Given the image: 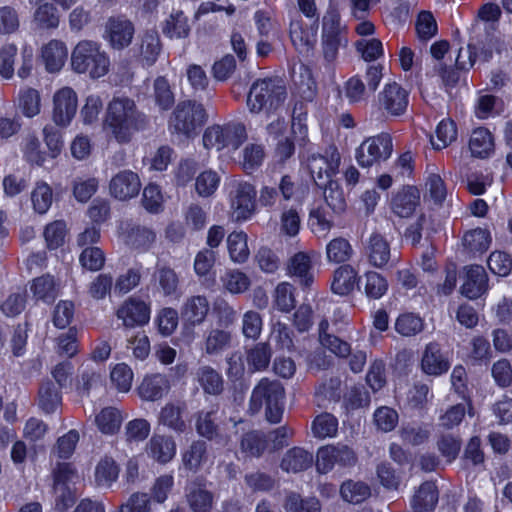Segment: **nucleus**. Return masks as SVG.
Returning <instances> with one entry per match:
<instances>
[{
    "label": "nucleus",
    "instance_id": "5fc2aeb1",
    "mask_svg": "<svg viewBox=\"0 0 512 512\" xmlns=\"http://www.w3.org/2000/svg\"><path fill=\"white\" fill-rule=\"evenodd\" d=\"M424 329V320L413 312L401 313L395 321V330L404 337L419 334Z\"/></svg>",
    "mask_w": 512,
    "mask_h": 512
},
{
    "label": "nucleus",
    "instance_id": "4c0bfd02",
    "mask_svg": "<svg viewBox=\"0 0 512 512\" xmlns=\"http://www.w3.org/2000/svg\"><path fill=\"white\" fill-rule=\"evenodd\" d=\"M68 232L67 223L63 219L53 220L47 223L43 229L45 247L49 251L59 249L65 244Z\"/></svg>",
    "mask_w": 512,
    "mask_h": 512
},
{
    "label": "nucleus",
    "instance_id": "2f4dec72",
    "mask_svg": "<svg viewBox=\"0 0 512 512\" xmlns=\"http://www.w3.org/2000/svg\"><path fill=\"white\" fill-rule=\"evenodd\" d=\"M215 261L216 253L211 249L204 248L195 256L194 271L206 287H211L215 284L216 273L213 270Z\"/></svg>",
    "mask_w": 512,
    "mask_h": 512
},
{
    "label": "nucleus",
    "instance_id": "4be33fe9",
    "mask_svg": "<svg viewBox=\"0 0 512 512\" xmlns=\"http://www.w3.org/2000/svg\"><path fill=\"white\" fill-rule=\"evenodd\" d=\"M210 304L206 296L193 295L188 297L181 306L180 315L188 327L201 325L207 318Z\"/></svg>",
    "mask_w": 512,
    "mask_h": 512
},
{
    "label": "nucleus",
    "instance_id": "c03bdc74",
    "mask_svg": "<svg viewBox=\"0 0 512 512\" xmlns=\"http://www.w3.org/2000/svg\"><path fill=\"white\" fill-rule=\"evenodd\" d=\"M247 238V234L243 231H233L228 235L227 248L233 262L244 263L248 260L250 251Z\"/></svg>",
    "mask_w": 512,
    "mask_h": 512
},
{
    "label": "nucleus",
    "instance_id": "69168bd1",
    "mask_svg": "<svg viewBox=\"0 0 512 512\" xmlns=\"http://www.w3.org/2000/svg\"><path fill=\"white\" fill-rule=\"evenodd\" d=\"M106 262L104 251L97 246L85 247L79 255V263L84 270L100 271Z\"/></svg>",
    "mask_w": 512,
    "mask_h": 512
},
{
    "label": "nucleus",
    "instance_id": "79ce46f5",
    "mask_svg": "<svg viewBox=\"0 0 512 512\" xmlns=\"http://www.w3.org/2000/svg\"><path fill=\"white\" fill-rule=\"evenodd\" d=\"M283 507L287 512H321L322 508L318 498H303L301 494L294 491L286 494Z\"/></svg>",
    "mask_w": 512,
    "mask_h": 512
},
{
    "label": "nucleus",
    "instance_id": "2eb2a0df",
    "mask_svg": "<svg viewBox=\"0 0 512 512\" xmlns=\"http://www.w3.org/2000/svg\"><path fill=\"white\" fill-rule=\"evenodd\" d=\"M451 367L447 351L442 349L440 343L431 341L425 345L423 350L420 368L428 376H441L446 374Z\"/></svg>",
    "mask_w": 512,
    "mask_h": 512
},
{
    "label": "nucleus",
    "instance_id": "a18cd8bd",
    "mask_svg": "<svg viewBox=\"0 0 512 512\" xmlns=\"http://www.w3.org/2000/svg\"><path fill=\"white\" fill-rule=\"evenodd\" d=\"M119 466L111 456H104L95 467V482L98 486L110 487L119 475Z\"/></svg>",
    "mask_w": 512,
    "mask_h": 512
},
{
    "label": "nucleus",
    "instance_id": "37998d69",
    "mask_svg": "<svg viewBox=\"0 0 512 512\" xmlns=\"http://www.w3.org/2000/svg\"><path fill=\"white\" fill-rule=\"evenodd\" d=\"M339 492L344 501L352 504L362 503L371 495L368 484L350 479L341 484Z\"/></svg>",
    "mask_w": 512,
    "mask_h": 512
},
{
    "label": "nucleus",
    "instance_id": "ddd939ff",
    "mask_svg": "<svg viewBox=\"0 0 512 512\" xmlns=\"http://www.w3.org/2000/svg\"><path fill=\"white\" fill-rule=\"evenodd\" d=\"M115 314L125 328H135L149 322L151 308L142 299L131 296L118 307Z\"/></svg>",
    "mask_w": 512,
    "mask_h": 512
},
{
    "label": "nucleus",
    "instance_id": "a19ab883",
    "mask_svg": "<svg viewBox=\"0 0 512 512\" xmlns=\"http://www.w3.org/2000/svg\"><path fill=\"white\" fill-rule=\"evenodd\" d=\"M161 27L163 34L170 39L186 38L190 33L188 18L183 11L171 13Z\"/></svg>",
    "mask_w": 512,
    "mask_h": 512
},
{
    "label": "nucleus",
    "instance_id": "de8ad7c7",
    "mask_svg": "<svg viewBox=\"0 0 512 512\" xmlns=\"http://www.w3.org/2000/svg\"><path fill=\"white\" fill-rule=\"evenodd\" d=\"M232 334L228 329L216 327L205 339V351L209 355L219 354L231 346Z\"/></svg>",
    "mask_w": 512,
    "mask_h": 512
},
{
    "label": "nucleus",
    "instance_id": "774afa93",
    "mask_svg": "<svg viewBox=\"0 0 512 512\" xmlns=\"http://www.w3.org/2000/svg\"><path fill=\"white\" fill-rule=\"evenodd\" d=\"M98 188L99 180L96 177H77L73 181L72 192L78 202L86 203L94 196Z\"/></svg>",
    "mask_w": 512,
    "mask_h": 512
},
{
    "label": "nucleus",
    "instance_id": "aec40b11",
    "mask_svg": "<svg viewBox=\"0 0 512 512\" xmlns=\"http://www.w3.org/2000/svg\"><path fill=\"white\" fill-rule=\"evenodd\" d=\"M256 190L254 185L239 183L231 206L236 221L242 222L250 219L255 212Z\"/></svg>",
    "mask_w": 512,
    "mask_h": 512
},
{
    "label": "nucleus",
    "instance_id": "6e6d98bb",
    "mask_svg": "<svg viewBox=\"0 0 512 512\" xmlns=\"http://www.w3.org/2000/svg\"><path fill=\"white\" fill-rule=\"evenodd\" d=\"M210 309L217 327L228 329L236 320V311L221 297L214 299Z\"/></svg>",
    "mask_w": 512,
    "mask_h": 512
},
{
    "label": "nucleus",
    "instance_id": "7ed1b4c3",
    "mask_svg": "<svg viewBox=\"0 0 512 512\" xmlns=\"http://www.w3.org/2000/svg\"><path fill=\"white\" fill-rule=\"evenodd\" d=\"M286 88L272 78L257 79L247 95V106L251 113L276 111L285 101Z\"/></svg>",
    "mask_w": 512,
    "mask_h": 512
},
{
    "label": "nucleus",
    "instance_id": "09e8293b",
    "mask_svg": "<svg viewBox=\"0 0 512 512\" xmlns=\"http://www.w3.org/2000/svg\"><path fill=\"white\" fill-rule=\"evenodd\" d=\"M30 291L36 300L45 303L53 302L56 298L54 277L50 274L41 275L32 280Z\"/></svg>",
    "mask_w": 512,
    "mask_h": 512
},
{
    "label": "nucleus",
    "instance_id": "7c9ffc66",
    "mask_svg": "<svg viewBox=\"0 0 512 512\" xmlns=\"http://www.w3.org/2000/svg\"><path fill=\"white\" fill-rule=\"evenodd\" d=\"M369 263L376 268L385 267L391 258V248L386 238L379 233H372L367 246Z\"/></svg>",
    "mask_w": 512,
    "mask_h": 512
},
{
    "label": "nucleus",
    "instance_id": "864d4df0",
    "mask_svg": "<svg viewBox=\"0 0 512 512\" xmlns=\"http://www.w3.org/2000/svg\"><path fill=\"white\" fill-rule=\"evenodd\" d=\"M311 431L319 439L334 437L338 431V419L331 413H321L312 421Z\"/></svg>",
    "mask_w": 512,
    "mask_h": 512
},
{
    "label": "nucleus",
    "instance_id": "39448f33",
    "mask_svg": "<svg viewBox=\"0 0 512 512\" xmlns=\"http://www.w3.org/2000/svg\"><path fill=\"white\" fill-rule=\"evenodd\" d=\"M78 474L72 463H58L53 471L55 498V510L67 512L77 501L76 480Z\"/></svg>",
    "mask_w": 512,
    "mask_h": 512
},
{
    "label": "nucleus",
    "instance_id": "603ef678",
    "mask_svg": "<svg viewBox=\"0 0 512 512\" xmlns=\"http://www.w3.org/2000/svg\"><path fill=\"white\" fill-rule=\"evenodd\" d=\"M326 255L329 262L343 265L352 257L353 248L346 238L336 237L326 245Z\"/></svg>",
    "mask_w": 512,
    "mask_h": 512
},
{
    "label": "nucleus",
    "instance_id": "8fccbe9b",
    "mask_svg": "<svg viewBox=\"0 0 512 512\" xmlns=\"http://www.w3.org/2000/svg\"><path fill=\"white\" fill-rule=\"evenodd\" d=\"M271 347L266 342H260L254 345L247 352V363L251 371H264L268 368L271 361Z\"/></svg>",
    "mask_w": 512,
    "mask_h": 512
},
{
    "label": "nucleus",
    "instance_id": "5701e85b",
    "mask_svg": "<svg viewBox=\"0 0 512 512\" xmlns=\"http://www.w3.org/2000/svg\"><path fill=\"white\" fill-rule=\"evenodd\" d=\"M287 272L303 289H309L314 282L312 260L306 252H297L290 258Z\"/></svg>",
    "mask_w": 512,
    "mask_h": 512
},
{
    "label": "nucleus",
    "instance_id": "393cba45",
    "mask_svg": "<svg viewBox=\"0 0 512 512\" xmlns=\"http://www.w3.org/2000/svg\"><path fill=\"white\" fill-rule=\"evenodd\" d=\"M70 64H110V60L98 42L82 40L73 49Z\"/></svg>",
    "mask_w": 512,
    "mask_h": 512
},
{
    "label": "nucleus",
    "instance_id": "f257e3e1",
    "mask_svg": "<svg viewBox=\"0 0 512 512\" xmlns=\"http://www.w3.org/2000/svg\"><path fill=\"white\" fill-rule=\"evenodd\" d=\"M150 118L140 111L129 97H113L108 103L103 119V128L110 132L120 144H127L135 133L145 131Z\"/></svg>",
    "mask_w": 512,
    "mask_h": 512
},
{
    "label": "nucleus",
    "instance_id": "cd10ccee",
    "mask_svg": "<svg viewBox=\"0 0 512 512\" xmlns=\"http://www.w3.org/2000/svg\"><path fill=\"white\" fill-rule=\"evenodd\" d=\"M177 446L170 436L154 434L147 443V454L160 464L170 462L176 455Z\"/></svg>",
    "mask_w": 512,
    "mask_h": 512
},
{
    "label": "nucleus",
    "instance_id": "052dcab7",
    "mask_svg": "<svg viewBox=\"0 0 512 512\" xmlns=\"http://www.w3.org/2000/svg\"><path fill=\"white\" fill-rule=\"evenodd\" d=\"M53 201V191L50 185L44 181L36 183L31 192V202L36 213L43 215L48 212Z\"/></svg>",
    "mask_w": 512,
    "mask_h": 512
},
{
    "label": "nucleus",
    "instance_id": "3c124183",
    "mask_svg": "<svg viewBox=\"0 0 512 512\" xmlns=\"http://www.w3.org/2000/svg\"><path fill=\"white\" fill-rule=\"evenodd\" d=\"M187 501L193 512H210L213 505V494L204 486L194 484L189 488Z\"/></svg>",
    "mask_w": 512,
    "mask_h": 512
},
{
    "label": "nucleus",
    "instance_id": "49530a36",
    "mask_svg": "<svg viewBox=\"0 0 512 512\" xmlns=\"http://www.w3.org/2000/svg\"><path fill=\"white\" fill-rule=\"evenodd\" d=\"M198 381L203 391L209 395H219L223 392L224 381L222 375L210 366L199 368Z\"/></svg>",
    "mask_w": 512,
    "mask_h": 512
},
{
    "label": "nucleus",
    "instance_id": "c85d7f7f",
    "mask_svg": "<svg viewBox=\"0 0 512 512\" xmlns=\"http://www.w3.org/2000/svg\"><path fill=\"white\" fill-rule=\"evenodd\" d=\"M469 150L473 157L484 159L489 157L495 150L494 135L483 126L473 129L469 139Z\"/></svg>",
    "mask_w": 512,
    "mask_h": 512
},
{
    "label": "nucleus",
    "instance_id": "0eeeda50",
    "mask_svg": "<svg viewBox=\"0 0 512 512\" xmlns=\"http://www.w3.org/2000/svg\"><path fill=\"white\" fill-rule=\"evenodd\" d=\"M207 120V113L201 103L192 100L181 101L177 104L170 118L169 126L177 133L190 136L201 129Z\"/></svg>",
    "mask_w": 512,
    "mask_h": 512
},
{
    "label": "nucleus",
    "instance_id": "9d476101",
    "mask_svg": "<svg viewBox=\"0 0 512 512\" xmlns=\"http://www.w3.org/2000/svg\"><path fill=\"white\" fill-rule=\"evenodd\" d=\"M306 76L298 83L294 81L295 91L293 94L299 99L295 101L292 109V120H304L308 118V103L313 102L317 95V83L312 76L311 66H300V77Z\"/></svg>",
    "mask_w": 512,
    "mask_h": 512
},
{
    "label": "nucleus",
    "instance_id": "1a4fd4ad",
    "mask_svg": "<svg viewBox=\"0 0 512 512\" xmlns=\"http://www.w3.org/2000/svg\"><path fill=\"white\" fill-rule=\"evenodd\" d=\"M357 463V455L348 445H326L318 449L316 454V469L320 474H327L335 465L350 468Z\"/></svg>",
    "mask_w": 512,
    "mask_h": 512
},
{
    "label": "nucleus",
    "instance_id": "680f3d73",
    "mask_svg": "<svg viewBox=\"0 0 512 512\" xmlns=\"http://www.w3.org/2000/svg\"><path fill=\"white\" fill-rule=\"evenodd\" d=\"M183 409L175 404H166L160 412V422L174 432L181 434L186 430V423L182 417Z\"/></svg>",
    "mask_w": 512,
    "mask_h": 512
},
{
    "label": "nucleus",
    "instance_id": "13d9d810",
    "mask_svg": "<svg viewBox=\"0 0 512 512\" xmlns=\"http://www.w3.org/2000/svg\"><path fill=\"white\" fill-rule=\"evenodd\" d=\"M347 28L341 24V15L337 5L329 4L322 18L321 35L346 36Z\"/></svg>",
    "mask_w": 512,
    "mask_h": 512
},
{
    "label": "nucleus",
    "instance_id": "f704fd0d",
    "mask_svg": "<svg viewBox=\"0 0 512 512\" xmlns=\"http://www.w3.org/2000/svg\"><path fill=\"white\" fill-rule=\"evenodd\" d=\"M313 464L312 453L301 447L289 449L281 461V468L287 472H302L309 469Z\"/></svg>",
    "mask_w": 512,
    "mask_h": 512
},
{
    "label": "nucleus",
    "instance_id": "b1692460",
    "mask_svg": "<svg viewBox=\"0 0 512 512\" xmlns=\"http://www.w3.org/2000/svg\"><path fill=\"white\" fill-rule=\"evenodd\" d=\"M361 277L358 272L349 264L340 265L333 273L331 291L339 296L351 294L355 288L360 290Z\"/></svg>",
    "mask_w": 512,
    "mask_h": 512
},
{
    "label": "nucleus",
    "instance_id": "c9c22d12",
    "mask_svg": "<svg viewBox=\"0 0 512 512\" xmlns=\"http://www.w3.org/2000/svg\"><path fill=\"white\" fill-rule=\"evenodd\" d=\"M123 422L121 411L108 406L100 410L95 417L98 430L104 435H115L120 431Z\"/></svg>",
    "mask_w": 512,
    "mask_h": 512
},
{
    "label": "nucleus",
    "instance_id": "0e129e2a",
    "mask_svg": "<svg viewBox=\"0 0 512 512\" xmlns=\"http://www.w3.org/2000/svg\"><path fill=\"white\" fill-rule=\"evenodd\" d=\"M162 48L160 36L156 31H146L143 34L140 50L147 64H154L157 61Z\"/></svg>",
    "mask_w": 512,
    "mask_h": 512
},
{
    "label": "nucleus",
    "instance_id": "f3484780",
    "mask_svg": "<svg viewBox=\"0 0 512 512\" xmlns=\"http://www.w3.org/2000/svg\"><path fill=\"white\" fill-rule=\"evenodd\" d=\"M378 102L388 115L401 116L409 104V91L396 82L387 83L379 93Z\"/></svg>",
    "mask_w": 512,
    "mask_h": 512
},
{
    "label": "nucleus",
    "instance_id": "6ab92c4d",
    "mask_svg": "<svg viewBox=\"0 0 512 512\" xmlns=\"http://www.w3.org/2000/svg\"><path fill=\"white\" fill-rule=\"evenodd\" d=\"M318 26L319 17H316V20H314L310 27L305 26L301 19L290 22V39L296 50L300 53H309L313 50L316 43Z\"/></svg>",
    "mask_w": 512,
    "mask_h": 512
},
{
    "label": "nucleus",
    "instance_id": "e2e57ef3",
    "mask_svg": "<svg viewBox=\"0 0 512 512\" xmlns=\"http://www.w3.org/2000/svg\"><path fill=\"white\" fill-rule=\"evenodd\" d=\"M321 188H324L325 203L334 213L339 214L345 211L347 204L344 191L337 181L330 179L329 183Z\"/></svg>",
    "mask_w": 512,
    "mask_h": 512
},
{
    "label": "nucleus",
    "instance_id": "338daca9",
    "mask_svg": "<svg viewBox=\"0 0 512 512\" xmlns=\"http://www.w3.org/2000/svg\"><path fill=\"white\" fill-rule=\"evenodd\" d=\"M415 30L417 37L422 41H428L438 33L437 21L431 11L422 10L418 13Z\"/></svg>",
    "mask_w": 512,
    "mask_h": 512
},
{
    "label": "nucleus",
    "instance_id": "f03ea898",
    "mask_svg": "<svg viewBox=\"0 0 512 512\" xmlns=\"http://www.w3.org/2000/svg\"><path fill=\"white\" fill-rule=\"evenodd\" d=\"M284 387L277 381L262 379L253 389L249 408L258 413L265 408V417L272 424L280 423L284 412Z\"/></svg>",
    "mask_w": 512,
    "mask_h": 512
},
{
    "label": "nucleus",
    "instance_id": "9b49d317",
    "mask_svg": "<svg viewBox=\"0 0 512 512\" xmlns=\"http://www.w3.org/2000/svg\"><path fill=\"white\" fill-rule=\"evenodd\" d=\"M134 34L135 26L126 16H111L107 19L105 38L113 49L123 50L127 48L131 44Z\"/></svg>",
    "mask_w": 512,
    "mask_h": 512
},
{
    "label": "nucleus",
    "instance_id": "20e7f679",
    "mask_svg": "<svg viewBox=\"0 0 512 512\" xmlns=\"http://www.w3.org/2000/svg\"><path fill=\"white\" fill-rule=\"evenodd\" d=\"M247 140L246 127L242 122L230 121L223 125H213L204 131L203 144L210 149L237 150Z\"/></svg>",
    "mask_w": 512,
    "mask_h": 512
},
{
    "label": "nucleus",
    "instance_id": "6e6552de",
    "mask_svg": "<svg viewBox=\"0 0 512 512\" xmlns=\"http://www.w3.org/2000/svg\"><path fill=\"white\" fill-rule=\"evenodd\" d=\"M341 156L336 146L325 148L323 153H310L307 168L318 187L329 183L339 171Z\"/></svg>",
    "mask_w": 512,
    "mask_h": 512
},
{
    "label": "nucleus",
    "instance_id": "58836bf2",
    "mask_svg": "<svg viewBox=\"0 0 512 512\" xmlns=\"http://www.w3.org/2000/svg\"><path fill=\"white\" fill-rule=\"evenodd\" d=\"M241 451L249 457H260L268 449V437L260 430H251L242 435Z\"/></svg>",
    "mask_w": 512,
    "mask_h": 512
},
{
    "label": "nucleus",
    "instance_id": "ea45409f",
    "mask_svg": "<svg viewBox=\"0 0 512 512\" xmlns=\"http://www.w3.org/2000/svg\"><path fill=\"white\" fill-rule=\"evenodd\" d=\"M363 279V293L368 300H379L387 294L388 280L379 272L367 271L364 273Z\"/></svg>",
    "mask_w": 512,
    "mask_h": 512
},
{
    "label": "nucleus",
    "instance_id": "bb28decb",
    "mask_svg": "<svg viewBox=\"0 0 512 512\" xmlns=\"http://www.w3.org/2000/svg\"><path fill=\"white\" fill-rule=\"evenodd\" d=\"M170 389V381L161 373L145 375L137 387L139 397L146 401L161 399Z\"/></svg>",
    "mask_w": 512,
    "mask_h": 512
},
{
    "label": "nucleus",
    "instance_id": "412c9836",
    "mask_svg": "<svg viewBox=\"0 0 512 512\" xmlns=\"http://www.w3.org/2000/svg\"><path fill=\"white\" fill-rule=\"evenodd\" d=\"M488 289V276L483 266L473 264L465 267L464 282L460 291L463 296L475 300L486 293Z\"/></svg>",
    "mask_w": 512,
    "mask_h": 512
},
{
    "label": "nucleus",
    "instance_id": "4d7b16f0",
    "mask_svg": "<svg viewBox=\"0 0 512 512\" xmlns=\"http://www.w3.org/2000/svg\"><path fill=\"white\" fill-rule=\"evenodd\" d=\"M34 12V21L41 29H56L60 23V16L56 6L49 2L38 3Z\"/></svg>",
    "mask_w": 512,
    "mask_h": 512
},
{
    "label": "nucleus",
    "instance_id": "c756f323",
    "mask_svg": "<svg viewBox=\"0 0 512 512\" xmlns=\"http://www.w3.org/2000/svg\"><path fill=\"white\" fill-rule=\"evenodd\" d=\"M439 499V491L435 482L425 481L413 495L411 507L414 512H434Z\"/></svg>",
    "mask_w": 512,
    "mask_h": 512
},
{
    "label": "nucleus",
    "instance_id": "a211bd4d",
    "mask_svg": "<svg viewBox=\"0 0 512 512\" xmlns=\"http://www.w3.org/2000/svg\"><path fill=\"white\" fill-rule=\"evenodd\" d=\"M140 189V178L137 173L131 170L118 172L109 183L111 196L120 201H127L138 196Z\"/></svg>",
    "mask_w": 512,
    "mask_h": 512
},
{
    "label": "nucleus",
    "instance_id": "bf43d9fd",
    "mask_svg": "<svg viewBox=\"0 0 512 512\" xmlns=\"http://www.w3.org/2000/svg\"><path fill=\"white\" fill-rule=\"evenodd\" d=\"M43 64H66L68 49L66 44L58 39H52L41 48Z\"/></svg>",
    "mask_w": 512,
    "mask_h": 512
},
{
    "label": "nucleus",
    "instance_id": "4468645a",
    "mask_svg": "<svg viewBox=\"0 0 512 512\" xmlns=\"http://www.w3.org/2000/svg\"><path fill=\"white\" fill-rule=\"evenodd\" d=\"M78 98L70 87H63L53 96L52 119L60 127H67L76 115Z\"/></svg>",
    "mask_w": 512,
    "mask_h": 512
},
{
    "label": "nucleus",
    "instance_id": "e433bc0d",
    "mask_svg": "<svg viewBox=\"0 0 512 512\" xmlns=\"http://www.w3.org/2000/svg\"><path fill=\"white\" fill-rule=\"evenodd\" d=\"M490 244L491 235L486 229L478 227L467 231L463 236V245L465 249L474 257L486 253Z\"/></svg>",
    "mask_w": 512,
    "mask_h": 512
},
{
    "label": "nucleus",
    "instance_id": "473e14b6",
    "mask_svg": "<svg viewBox=\"0 0 512 512\" xmlns=\"http://www.w3.org/2000/svg\"><path fill=\"white\" fill-rule=\"evenodd\" d=\"M182 466L187 472L197 473L208 458L207 445L202 440L193 441L181 453Z\"/></svg>",
    "mask_w": 512,
    "mask_h": 512
},
{
    "label": "nucleus",
    "instance_id": "72a5a7b5",
    "mask_svg": "<svg viewBox=\"0 0 512 512\" xmlns=\"http://www.w3.org/2000/svg\"><path fill=\"white\" fill-rule=\"evenodd\" d=\"M61 390L51 379L41 383L38 391V406L44 413L52 414L56 411L62 402Z\"/></svg>",
    "mask_w": 512,
    "mask_h": 512
},
{
    "label": "nucleus",
    "instance_id": "dca6fc26",
    "mask_svg": "<svg viewBox=\"0 0 512 512\" xmlns=\"http://www.w3.org/2000/svg\"><path fill=\"white\" fill-rule=\"evenodd\" d=\"M420 191L415 185H403L391 194L389 208L399 218H410L420 206Z\"/></svg>",
    "mask_w": 512,
    "mask_h": 512
},
{
    "label": "nucleus",
    "instance_id": "a878e982",
    "mask_svg": "<svg viewBox=\"0 0 512 512\" xmlns=\"http://www.w3.org/2000/svg\"><path fill=\"white\" fill-rule=\"evenodd\" d=\"M195 429L199 436L214 441L216 444H226V437L218 423L217 411H198L195 420Z\"/></svg>",
    "mask_w": 512,
    "mask_h": 512
},
{
    "label": "nucleus",
    "instance_id": "f8f14e48",
    "mask_svg": "<svg viewBox=\"0 0 512 512\" xmlns=\"http://www.w3.org/2000/svg\"><path fill=\"white\" fill-rule=\"evenodd\" d=\"M467 53L469 64L487 63L493 59L494 54H508V49L504 41L486 35L484 38H472L467 45Z\"/></svg>",
    "mask_w": 512,
    "mask_h": 512
},
{
    "label": "nucleus",
    "instance_id": "423d86ee",
    "mask_svg": "<svg viewBox=\"0 0 512 512\" xmlns=\"http://www.w3.org/2000/svg\"><path fill=\"white\" fill-rule=\"evenodd\" d=\"M393 152V138L381 132L366 138L355 150V159L361 168H371L388 160Z\"/></svg>",
    "mask_w": 512,
    "mask_h": 512
}]
</instances>
